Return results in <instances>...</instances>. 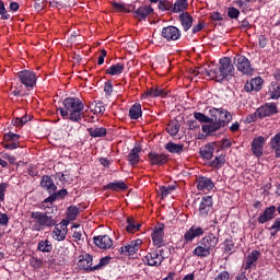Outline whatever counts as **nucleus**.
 Returning <instances> with one entry per match:
<instances>
[{
    "mask_svg": "<svg viewBox=\"0 0 280 280\" xmlns=\"http://www.w3.org/2000/svg\"><path fill=\"white\" fill-rule=\"evenodd\" d=\"M213 187H215V184L209 177H199L197 180V189L199 191H211Z\"/></svg>",
    "mask_w": 280,
    "mask_h": 280,
    "instance_id": "nucleus-24",
    "label": "nucleus"
},
{
    "mask_svg": "<svg viewBox=\"0 0 280 280\" xmlns=\"http://www.w3.org/2000/svg\"><path fill=\"white\" fill-rule=\"evenodd\" d=\"M215 149H213V145L208 144L203 149L200 150V154L202 159H206V161H211L213 159V152Z\"/></svg>",
    "mask_w": 280,
    "mask_h": 280,
    "instance_id": "nucleus-42",
    "label": "nucleus"
},
{
    "mask_svg": "<svg viewBox=\"0 0 280 280\" xmlns=\"http://www.w3.org/2000/svg\"><path fill=\"white\" fill-rule=\"evenodd\" d=\"M178 19L184 32H189L194 25V16H191L189 12H183L179 14Z\"/></svg>",
    "mask_w": 280,
    "mask_h": 280,
    "instance_id": "nucleus-22",
    "label": "nucleus"
},
{
    "mask_svg": "<svg viewBox=\"0 0 280 280\" xmlns=\"http://www.w3.org/2000/svg\"><path fill=\"white\" fill-rule=\"evenodd\" d=\"M141 244H143V241H141L140 238H137L135 241L129 242L127 245L121 246L119 248V253L120 255L130 257L139 253V248H141Z\"/></svg>",
    "mask_w": 280,
    "mask_h": 280,
    "instance_id": "nucleus-8",
    "label": "nucleus"
},
{
    "mask_svg": "<svg viewBox=\"0 0 280 280\" xmlns=\"http://www.w3.org/2000/svg\"><path fill=\"white\" fill-rule=\"evenodd\" d=\"M30 121V117L27 115L13 119V126H25Z\"/></svg>",
    "mask_w": 280,
    "mask_h": 280,
    "instance_id": "nucleus-54",
    "label": "nucleus"
},
{
    "mask_svg": "<svg viewBox=\"0 0 280 280\" xmlns=\"http://www.w3.org/2000/svg\"><path fill=\"white\" fill-rule=\"evenodd\" d=\"M224 163H226V159H224L222 155L215 156V159L212 161L213 167H222Z\"/></svg>",
    "mask_w": 280,
    "mask_h": 280,
    "instance_id": "nucleus-56",
    "label": "nucleus"
},
{
    "mask_svg": "<svg viewBox=\"0 0 280 280\" xmlns=\"http://www.w3.org/2000/svg\"><path fill=\"white\" fill-rule=\"evenodd\" d=\"M55 178H57V180H60L61 183H69V174L67 173H57L55 175Z\"/></svg>",
    "mask_w": 280,
    "mask_h": 280,
    "instance_id": "nucleus-58",
    "label": "nucleus"
},
{
    "mask_svg": "<svg viewBox=\"0 0 280 280\" xmlns=\"http://www.w3.org/2000/svg\"><path fill=\"white\" fill-rule=\"evenodd\" d=\"M94 244L98 248H102L103 250H106L107 248L113 247V238L108 235H100V236H94Z\"/></svg>",
    "mask_w": 280,
    "mask_h": 280,
    "instance_id": "nucleus-18",
    "label": "nucleus"
},
{
    "mask_svg": "<svg viewBox=\"0 0 280 280\" xmlns=\"http://www.w3.org/2000/svg\"><path fill=\"white\" fill-rule=\"evenodd\" d=\"M0 16L4 21L10 20V14L8 13V10H5V4L3 3L2 0H0Z\"/></svg>",
    "mask_w": 280,
    "mask_h": 280,
    "instance_id": "nucleus-51",
    "label": "nucleus"
},
{
    "mask_svg": "<svg viewBox=\"0 0 280 280\" xmlns=\"http://www.w3.org/2000/svg\"><path fill=\"white\" fill-rule=\"evenodd\" d=\"M219 242L220 237L213 233H209L198 242V246L194 249L192 255L195 257H209L211 250L218 246Z\"/></svg>",
    "mask_w": 280,
    "mask_h": 280,
    "instance_id": "nucleus-2",
    "label": "nucleus"
},
{
    "mask_svg": "<svg viewBox=\"0 0 280 280\" xmlns=\"http://www.w3.org/2000/svg\"><path fill=\"white\" fill-rule=\"evenodd\" d=\"M144 97H167V92L160 88H151L144 93Z\"/></svg>",
    "mask_w": 280,
    "mask_h": 280,
    "instance_id": "nucleus-35",
    "label": "nucleus"
},
{
    "mask_svg": "<svg viewBox=\"0 0 280 280\" xmlns=\"http://www.w3.org/2000/svg\"><path fill=\"white\" fill-rule=\"evenodd\" d=\"M21 139L20 135H16L14 132H8L4 135V141L7 143L3 144V148L5 150H16L19 148V140Z\"/></svg>",
    "mask_w": 280,
    "mask_h": 280,
    "instance_id": "nucleus-14",
    "label": "nucleus"
},
{
    "mask_svg": "<svg viewBox=\"0 0 280 280\" xmlns=\"http://www.w3.org/2000/svg\"><path fill=\"white\" fill-rule=\"evenodd\" d=\"M211 209H213V198L211 196H205L201 198L199 203V214L202 218H207L209 215Z\"/></svg>",
    "mask_w": 280,
    "mask_h": 280,
    "instance_id": "nucleus-12",
    "label": "nucleus"
},
{
    "mask_svg": "<svg viewBox=\"0 0 280 280\" xmlns=\"http://www.w3.org/2000/svg\"><path fill=\"white\" fill-rule=\"evenodd\" d=\"M78 266L81 270H88L89 272H93V256L89 254H82L79 256Z\"/></svg>",
    "mask_w": 280,
    "mask_h": 280,
    "instance_id": "nucleus-15",
    "label": "nucleus"
},
{
    "mask_svg": "<svg viewBox=\"0 0 280 280\" xmlns=\"http://www.w3.org/2000/svg\"><path fill=\"white\" fill-rule=\"evenodd\" d=\"M260 255L261 254L258 250H253L249 255H247L245 264L243 265L244 272L257 266V260L259 259Z\"/></svg>",
    "mask_w": 280,
    "mask_h": 280,
    "instance_id": "nucleus-19",
    "label": "nucleus"
},
{
    "mask_svg": "<svg viewBox=\"0 0 280 280\" xmlns=\"http://www.w3.org/2000/svg\"><path fill=\"white\" fill-rule=\"evenodd\" d=\"M104 92L106 93V95H110V93H113V82H105Z\"/></svg>",
    "mask_w": 280,
    "mask_h": 280,
    "instance_id": "nucleus-62",
    "label": "nucleus"
},
{
    "mask_svg": "<svg viewBox=\"0 0 280 280\" xmlns=\"http://www.w3.org/2000/svg\"><path fill=\"white\" fill-rule=\"evenodd\" d=\"M52 248L54 246L48 240L38 242L37 249L40 250V253H51Z\"/></svg>",
    "mask_w": 280,
    "mask_h": 280,
    "instance_id": "nucleus-44",
    "label": "nucleus"
},
{
    "mask_svg": "<svg viewBox=\"0 0 280 280\" xmlns=\"http://www.w3.org/2000/svg\"><path fill=\"white\" fill-rule=\"evenodd\" d=\"M112 5L116 12H130V10H128L124 3L113 2Z\"/></svg>",
    "mask_w": 280,
    "mask_h": 280,
    "instance_id": "nucleus-53",
    "label": "nucleus"
},
{
    "mask_svg": "<svg viewBox=\"0 0 280 280\" xmlns=\"http://www.w3.org/2000/svg\"><path fill=\"white\" fill-rule=\"evenodd\" d=\"M261 84H264L261 77H256L245 83L244 91H246V93H250L252 91H261Z\"/></svg>",
    "mask_w": 280,
    "mask_h": 280,
    "instance_id": "nucleus-20",
    "label": "nucleus"
},
{
    "mask_svg": "<svg viewBox=\"0 0 280 280\" xmlns=\"http://www.w3.org/2000/svg\"><path fill=\"white\" fill-rule=\"evenodd\" d=\"M163 237H164L163 228L155 229L152 233V242L154 246H158V248H163L161 247L163 246Z\"/></svg>",
    "mask_w": 280,
    "mask_h": 280,
    "instance_id": "nucleus-29",
    "label": "nucleus"
},
{
    "mask_svg": "<svg viewBox=\"0 0 280 280\" xmlns=\"http://www.w3.org/2000/svg\"><path fill=\"white\" fill-rule=\"evenodd\" d=\"M173 3L170 0H160L158 9L161 12H172Z\"/></svg>",
    "mask_w": 280,
    "mask_h": 280,
    "instance_id": "nucleus-45",
    "label": "nucleus"
},
{
    "mask_svg": "<svg viewBox=\"0 0 280 280\" xmlns=\"http://www.w3.org/2000/svg\"><path fill=\"white\" fill-rule=\"evenodd\" d=\"M220 65V72L222 73L223 78H229V75H233V71H235V67L233 66V62L231 61V58L223 57L219 60Z\"/></svg>",
    "mask_w": 280,
    "mask_h": 280,
    "instance_id": "nucleus-11",
    "label": "nucleus"
},
{
    "mask_svg": "<svg viewBox=\"0 0 280 280\" xmlns=\"http://www.w3.org/2000/svg\"><path fill=\"white\" fill-rule=\"evenodd\" d=\"M194 117L197 121H200V124H209L210 121H213L212 116L209 117L200 112H195Z\"/></svg>",
    "mask_w": 280,
    "mask_h": 280,
    "instance_id": "nucleus-46",
    "label": "nucleus"
},
{
    "mask_svg": "<svg viewBox=\"0 0 280 280\" xmlns=\"http://www.w3.org/2000/svg\"><path fill=\"white\" fill-rule=\"evenodd\" d=\"M187 8H189V1L188 0H176L173 3L172 12L173 14H178L182 12H186Z\"/></svg>",
    "mask_w": 280,
    "mask_h": 280,
    "instance_id": "nucleus-27",
    "label": "nucleus"
},
{
    "mask_svg": "<svg viewBox=\"0 0 280 280\" xmlns=\"http://www.w3.org/2000/svg\"><path fill=\"white\" fill-rule=\"evenodd\" d=\"M270 149L273 150L276 159H280V132L276 133L269 141Z\"/></svg>",
    "mask_w": 280,
    "mask_h": 280,
    "instance_id": "nucleus-28",
    "label": "nucleus"
},
{
    "mask_svg": "<svg viewBox=\"0 0 280 280\" xmlns=\"http://www.w3.org/2000/svg\"><path fill=\"white\" fill-rule=\"evenodd\" d=\"M151 165H165L167 163V155L159 153L149 154Z\"/></svg>",
    "mask_w": 280,
    "mask_h": 280,
    "instance_id": "nucleus-30",
    "label": "nucleus"
},
{
    "mask_svg": "<svg viewBox=\"0 0 280 280\" xmlns=\"http://www.w3.org/2000/svg\"><path fill=\"white\" fill-rule=\"evenodd\" d=\"M31 220H33L34 231H40V229H51L56 226V220L49 215V212L33 211L31 213Z\"/></svg>",
    "mask_w": 280,
    "mask_h": 280,
    "instance_id": "nucleus-3",
    "label": "nucleus"
},
{
    "mask_svg": "<svg viewBox=\"0 0 280 280\" xmlns=\"http://www.w3.org/2000/svg\"><path fill=\"white\" fill-rule=\"evenodd\" d=\"M124 69L126 66L121 62L110 66L108 69L105 70L107 75H121L124 73Z\"/></svg>",
    "mask_w": 280,
    "mask_h": 280,
    "instance_id": "nucleus-32",
    "label": "nucleus"
},
{
    "mask_svg": "<svg viewBox=\"0 0 280 280\" xmlns=\"http://www.w3.org/2000/svg\"><path fill=\"white\" fill-rule=\"evenodd\" d=\"M139 229H141V224L139 223H135V218L129 217L127 219V226H126V231L127 233H137V231H139Z\"/></svg>",
    "mask_w": 280,
    "mask_h": 280,
    "instance_id": "nucleus-41",
    "label": "nucleus"
},
{
    "mask_svg": "<svg viewBox=\"0 0 280 280\" xmlns=\"http://www.w3.org/2000/svg\"><path fill=\"white\" fill-rule=\"evenodd\" d=\"M109 262H110V257L101 258L100 262L93 266L92 270H100L101 268H104V266H108Z\"/></svg>",
    "mask_w": 280,
    "mask_h": 280,
    "instance_id": "nucleus-49",
    "label": "nucleus"
},
{
    "mask_svg": "<svg viewBox=\"0 0 280 280\" xmlns=\"http://www.w3.org/2000/svg\"><path fill=\"white\" fill-rule=\"evenodd\" d=\"M228 16L234 20L240 19V11L235 7H230L228 8Z\"/></svg>",
    "mask_w": 280,
    "mask_h": 280,
    "instance_id": "nucleus-50",
    "label": "nucleus"
},
{
    "mask_svg": "<svg viewBox=\"0 0 280 280\" xmlns=\"http://www.w3.org/2000/svg\"><path fill=\"white\" fill-rule=\"evenodd\" d=\"M127 185L124 182H112L105 186V189H110L112 191H124V189H127Z\"/></svg>",
    "mask_w": 280,
    "mask_h": 280,
    "instance_id": "nucleus-38",
    "label": "nucleus"
},
{
    "mask_svg": "<svg viewBox=\"0 0 280 280\" xmlns=\"http://www.w3.org/2000/svg\"><path fill=\"white\" fill-rule=\"evenodd\" d=\"M5 189H8L7 183L0 184V202H3L5 200Z\"/></svg>",
    "mask_w": 280,
    "mask_h": 280,
    "instance_id": "nucleus-59",
    "label": "nucleus"
},
{
    "mask_svg": "<svg viewBox=\"0 0 280 280\" xmlns=\"http://www.w3.org/2000/svg\"><path fill=\"white\" fill-rule=\"evenodd\" d=\"M142 112H141V104L136 103L135 105L131 106L129 109V116L130 119H139L141 117Z\"/></svg>",
    "mask_w": 280,
    "mask_h": 280,
    "instance_id": "nucleus-43",
    "label": "nucleus"
},
{
    "mask_svg": "<svg viewBox=\"0 0 280 280\" xmlns=\"http://www.w3.org/2000/svg\"><path fill=\"white\" fill-rule=\"evenodd\" d=\"M152 12H154V9H152L151 5H141L133 12V14L138 21H145Z\"/></svg>",
    "mask_w": 280,
    "mask_h": 280,
    "instance_id": "nucleus-21",
    "label": "nucleus"
},
{
    "mask_svg": "<svg viewBox=\"0 0 280 280\" xmlns=\"http://www.w3.org/2000/svg\"><path fill=\"white\" fill-rule=\"evenodd\" d=\"M192 75H202V78L209 79V70L207 68H197L192 71Z\"/></svg>",
    "mask_w": 280,
    "mask_h": 280,
    "instance_id": "nucleus-52",
    "label": "nucleus"
},
{
    "mask_svg": "<svg viewBox=\"0 0 280 280\" xmlns=\"http://www.w3.org/2000/svg\"><path fill=\"white\" fill-rule=\"evenodd\" d=\"M277 215V207L270 206L264 210L262 213L258 217L259 224H266V222H270V220H275Z\"/></svg>",
    "mask_w": 280,
    "mask_h": 280,
    "instance_id": "nucleus-16",
    "label": "nucleus"
},
{
    "mask_svg": "<svg viewBox=\"0 0 280 280\" xmlns=\"http://www.w3.org/2000/svg\"><path fill=\"white\" fill-rule=\"evenodd\" d=\"M268 95L271 100H279L280 97V85L275 82H271L268 90Z\"/></svg>",
    "mask_w": 280,
    "mask_h": 280,
    "instance_id": "nucleus-40",
    "label": "nucleus"
},
{
    "mask_svg": "<svg viewBox=\"0 0 280 280\" xmlns=\"http://www.w3.org/2000/svg\"><path fill=\"white\" fill-rule=\"evenodd\" d=\"M9 222L10 219L8 218V214L0 212V226H8Z\"/></svg>",
    "mask_w": 280,
    "mask_h": 280,
    "instance_id": "nucleus-60",
    "label": "nucleus"
},
{
    "mask_svg": "<svg viewBox=\"0 0 280 280\" xmlns=\"http://www.w3.org/2000/svg\"><path fill=\"white\" fill-rule=\"evenodd\" d=\"M67 221H61L59 224L55 223V229L52 231V237L57 242H63L67 238Z\"/></svg>",
    "mask_w": 280,
    "mask_h": 280,
    "instance_id": "nucleus-13",
    "label": "nucleus"
},
{
    "mask_svg": "<svg viewBox=\"0 0 280 280\" xmlns=\"http://www.w3.org/2000/svg\"><path fill=\"white\" fill-rule=\"evenodd\" d=\"M174 189H176V186L174 185L162 186L160 188L162 198H167V196H170Z\"/></svg>",
    "mask_w": 280,
    "mask_h": 280,
    "instance_id": "nucleus-47",
    "label": "nucleus"
},
{
    "mask_svg": "<svg viewBox=\"0 0 280 280\" xmlns=\"http://www.w3.org/2000/svg\"><path fill=\"white\" fill-rule=\"evenodd\" d=\"M78 213H79V210H78V207L75 206H70L67 210V215L70 220H75V218H78Z\"/></svg>",
    "mask_w": 280,
    "mask_h": 280,
    "instance_id": "nucleus-48",
    "label": "nucleus"
},
{
    "mask_svg": "<svg viewBox=\"0 0 280 280\" xmlns=\"http://www.w3.org/2000/svg\"><path fill=\"white\" fill-rule=\"evenodd\" d=\"M180 131V124L178 120L171 121L166 127V132L171 135V137H176L178 132Z\"/></svg>",
    "mask_w": 280,
    "mask_h": 280,
    "instance_id": "nucleus-39",
    "label": "nucleus"
},
{
    "mask_svg": "<svg viewBox=\"0 0 280 280\" xmlns=\"http://www.w3.org/2000/svg\"><path fill=\"white\" fill-rule=\"evenodd\" d=\"M209 114L212 117V121L221 124L223 128L233 119V115L224 108H211Z\"/></svg>",
    "mask_w": 280,
    "mask_h": 280,
    "instance_id": "nucleus-5",
    "label": "nucleus"
},
{
    "mask_svg": "<svg viewBox=\"0 0 280 280\" xmlns=\"http://www.w3.org/2000/svg\"><path fill=\"white\" fill-rule=\"evenodd\" d=\"M235 252V243L231 238L225 240V253H234Z\"/></svg>",
    "mask_w": 280,
    "mask_h": 280,
    "instance_id": "nucleus-55",
    "label": "nucleus"
},
{
    "mask_svg": "<svg viewBox=\"0 0 280 280\" xmlns=\"http://www.w3.org/2000/svg\"><path fill=\"white\" fill-rule=\"evenodd\" d=\"M209 80H214V82H223L225 80L224 74L220 71V67H212L209 69Z\"/></svg>",
    "mask_w": 280,
    "mask_h": 280,
    "instance_id": "nucleus-31",
    "label": "nucleus"
},
{
    "mask_svg": "<svg viewBox=\"0 0 280 280\" xmlns=\"http://www.w3.org/2000/svg\"><path fill=\"white\" fill-rule=\"evenodd\" d=\"M18 78L26 89H34L36 86V73L32 70H22L18 73Z\"/></svg>",
    "mask_w": 280,
    "mask_h": 280,
    "instance_id": "nucleus-7",
    "label": "nucleus"
},
{
    "mask_svg": "<svg viewBox=\"0 0 280 280\" xmlns=\"http://www.w3.org/2000/svg\"><path fill=\"white\" fill-rule=\"evenodd\" d=\"M62 106L57 110L63 119H69L74 124H80L84 119V103L78 97H67L62 101Z\"/></svg>",
    "mask_w": 280,
    "mask_h": 280,
    "instance_id": "nucleus-1",
    "label": "nucleus"
},
{
    "mask_svg": "<svg viewBox=\"0 0 280 280\" xmlns=\"http://www.w3.org/2000/svg\"><path fill=\"white\" fill-rule=\"evenodd\" d=\"M201 235H205V229L199 225H191L184 234V242L186 244H191L196 237H201Z\"/></svg>",
    "mask_w": 280,
    "mask_h": 280,
    "instance_id": "nucleus-9",
    "label": "nucleus"
},
{
    "mask_svg": "<svg viewBox=\"0 0 280 280\" xmlns=\"http://www.w3.org/2000/svg\"><path fill=\"white\" fill-rule=\"evenodd\" d=\"M90 108H92L91 110L92 113H94V115H104V113H106V107L104 106V103L100 101L92 102Z\"/></svg>",
    "mask_w": 280,
    "mask_h": 280,
    "instance_id": "nucleus-37",
    "label": "nucleus"
},
{
    "mask_svg": "<svg viewBox=\"0 0 280 280\" xmlns=\"http://www.w3.org/2000/svg\"><path fill=\"white\" fill-rule=\"evenodd\" d=\"M185 149V144H176L174 142H168L165 144V150L171 152V154H183V150Z\"/></svg>",
    "mask_w": 280,
    "mask_h": 280,
    "instance_id": "nucleus-36",
    "label": "nucleus"
},
{
    "mask_svg": "<svg viewBox=\"0 0 280 280\" xmlns=\"http://www.w3.org/2000/svg\"><path fill=\"white\" fill-rule=\"evenodd\" d=\"M222 127V122H218V120H210L208 125H202L201 130L208 137H213V132H218Z\"/></svg>",
    "mask_w": 280,
    "mask_h": 280,
    "instance_id": "nucleus-23",
    "label": "nucleus"
},
{
    "mask_svg": "<svg viewBox=\"0 0 280 280\" xmlns=\"http://www.w3.org/2000/svg\"><path fill=\"white\" fill-rule=\"evenodd\" d=\"M252 152L255 156L264 154V137H258L252 142Z\"/></svg>",
    "mask_w": 280,
    "mask_h": 280,
    "instance_id": "nucleus-25",
    "label": "nucleus"
},
{
    "mask_svg": "<svg viewBox=\"0 0 280 280\" xmlns=\"http://www.w3.org/2000/svg\"><path fill=\"white\" fill-rule=\"evenodd\" d=\"M69 194V191H67V189H61V190H58L57 192H55V196H57V200L59 198H66V196Z\"/></svg>",
    "mask_w": 280,
    "mask_h": 280,
    "instance_id": "nucleus-64",
    "label": "nucleus"
},
{
    "mask_svg": "<svg viewBox=\"0 0 280 280\" xmlns=\"http://www.w3.org/2000/svg\"><path fill=\"white\" fill-rule=\"evenodd\" d=\"M233 65L236 67L237 71L244 75H250L255 69L250 65V60L243 55H236L233 60Z\"/></svg>",
    "mask_w": 280,
    "mask_h": 280,
    "instance_id": "nucleus-6",
    "label": "nucleus"
},
{
    "mask_svg": "<svg viewBox=\"0 0 280 280\" xmlns=\"http://www.w3.org/2000/svg\"><path fill=\"white\" fill-rule=\"evenodd\" d=\"M162 36L166 40H178L180 38V30L176 26H166L162 30Z\"/></svg>",
    "mask_w": 280,
    "mask_h": 280,
    "instance_id": "nucleus-17",
    "label": "nucleus"
},
{
    "mask_svg": "<svg viewBox=\"0 0 280 280\" xmlns=\"http://www.w3.org/2000/svg\"><path fill=\"white\" fill-rule=\"evenodd\" d=\"M40 186L48 191V194H54L58 187L54 184V179L50 176L44 175L40 180Z\"/></svg>",
    "mask_w": 280,
    "mask_h": 280,
    "instance_id": "nucleus-26",
    "label": "nucleus"
},
{
    "mask_svg": "<svg viewBox=\"0 0 280 280\" xmlns=\"http://www.w3.org/2000/svg\"><path fill=\"white\" fill-rule=\"evenodd\" d=\"M167 257H170V249L167 247H158V249L150 252L144 256L143 262L147 264V266L159 268Z\"/></svg>",
    "mask_w": 280,
    "mask_h": 280,
    "instance_id": "nucleus-4",
    "label": "nucleus"
},
{
    "mask_svg": "<svg viewBox=\"0 0 280 280\" xmlns=\"http://www.w3.org/2000/svg\"><path fill=\"white\" fill-rule=\"evenodd\" d=\"M277 104L275 103H266L256 110V115L259 116V119L271 117V115H277Z\"/></svg>",
    "mask_w": 280,
    "mask_h": 280,
    "instance_id": "nucleus-10",
    "label": "nucleus"
},
{
    "mask_svg": "<svg viewBox=\"0 0 280 280\" xmlns=\"http://www.w3.org/2000/svg\"><path fill=\"white\" fill-rule=\"evenodd\" d=\"M88 132L90 137H93V139L106 137V128L104 127L94 126V127L88 128Z\"/></svg>",
    "mask_w": 280,
    "mask_h": 280,
    "instance_id": "nucleus-34",
    "label": "nucleus"
},
{
    "mask_svg": "<svg viewBox=\"0 0 280 280\" xmlns=\"http://www.w3.org/2000/svg\"><path fill=\"white\" fill-rule=\"evenodd\" d=\"M231 277V273L229 271H221L219 272L213 280H229Z\"/></svg>",
    "mask_w": 280,
    "mask_h": 280,
    "instance_id": "nucleus-57",
    "label": "nucleus"
},
{
    "mask_svg": "<svg viewBox=\"0 0 280 280\" xmlns=\"http://www.w3.org/2000/svg\"><path fill=\"white\" fill-rule=\"evenodd\" d=\"M271 231H276V233H279L280 231V218H277L271 225Z\"/></svg>",
    "mask_w": 280,
    "mask_h": 280,
    "instance_id": "nucleus-63",
    "label": "nucleus"
},
{
    "mask_svg": "<svg viewBox=\"0 0 280 280\" xmlns=\"http://www.w3.org/2000/svg\"><path fill=\"white\" fill-rule=\"evenodd\" d=\"M141 153V147H135L128 154L127 159L130 163V165H137L139 163Z\"/></svg>",
    "mask_w": 280,
    "mask_h": 280,
    "instance_id": "nucleus-33",
    "label": "nucleus"
},
{
    "mask_svg": "<svg viewBox=\"0 0 280 280\" xmlns=\"http://www.w3.org/2000/svg\"><path fill=\"white\" fill-rule=\"evenodd\" d=\"M31 266L33 268H40L43 266V260L36 258V257H32L31 258Z\"/></svg>",
    "mask_w": 280,
    "mask_h": 280,
    "instance_id": "nucleus-61",
    "label": "nucleus"
}]
</instances>
